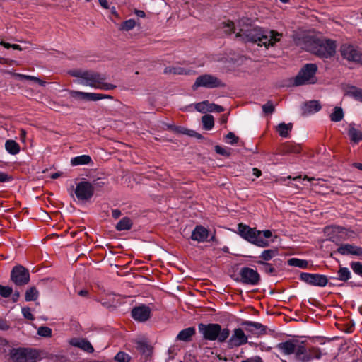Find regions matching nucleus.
Returning a JSON list of instances; mask_svg holds the SVG:
<instances>
[{
	"label": "nucleus",
	"mask_w": 362,
	"mask_h": 362,
	"mask_svg": "<svg viewBox=\"0 0 362 362\" xmlns=\"http://www.w3.org/2000/svg\"><path fill=\"white\" fill-rule=\"evenodd\" d=\"M238 32L235 37L240 39L244 43H257L262 42L264 38H267V30L255 26L252 24L251 19L248 18H241L237 21Z\"/></svg>",
	"instance_id": "1"
},
{
	"label": "nucleus",
	"mask_w": 362,
	"mask_h": 362,
	"mask_svg": "<svg viewBox=\"0 0 362 362\" xmlns=\"http://www.w3.org/2000/svg\"><path fill=\"white\" fill-rule=\"evenodd\" d=\"M78 78L77 83L83 86H90L95 89L112 90L115 85L105 82V77L94 71H78L74 74Z\"/></svg>",
	"instance_id": "2"
},
{
	"label": "nucleus",
	"mask_w": 362,
	"mask_h": 362,
	"mask_svg": "<svg viewBox=\"0 0 362 362\" xmlns=\"http://www.w3.org/2000/svg\"><path fill=\"white\" fill-rule=\"evenodd\" d=\"M198 330L204 339L217 340L220 343L224 342L230 336V330L228 328L222 329L217 323H200L198 325Z\"/></svg>",
	"instance_id": "3"
},
{
	"label": "nucleus",
	"mask_w": 362,
	"mask_h": 362,
	"mask_svg": "<svg viewBox=\"0 0 362 362\" xmlns=\"http://www.w3.org/2000/svg\"><path fill=\"white\" fill-rule=\"evenodd\" d=\"M276 349L283 355L293 354L296 360L305 358V345L304 342L298 340H288L276 345Z\"/></svg>",
	"instance_id": "4"
},
{
	"label": "nucleus",
	"mask_w": 362,
	"mask_h": 362,
	"mask_svg": "<svg viewBox=\"0 0 362 362\" xmlns=\"http://www.w3.org/2000/svg\"><path fill=\"white\" fill-rule=\"evenodd\" d=\"M239 235L247 241L260 247L269 246V242L263 239L260 230H256L250 227L240 223L238 227Z\"/></svg>",
	"instance_id": "5"
},
{
	"label": "nucleus",
	"mask_w": 362,
	"mask_h": 362,
	"mask_svg": "<svg viewBox=\"0 0 362 362\" xmlns=\"http://www.w3.org/2000/svg\"><path fill=\"white\" fill-rule=\"evenodd\" d=\"M317 71V66L316 64H306L294 78L293 84L295 86H302L316 83L317 81L316 77Z\"/></svg>",
	"instance_id": "6"
},
{
	"label": "nucleus",
	"mask_w": 362,
	"mask_h": 362,
	"mask_svg": "<svg viewBox=\"0 0 362 362\" xmlns=\"http://www.w3.org/2000/svg\"><path fill=\"white\" fill-rule=\"evenodd\" d=\"M10 356L13 362H37L40 360L38 351L26 348L12 349Z\"/></svg>",
	"instance_id": "7"
},
{
	"label": "nucleus",
	"mask_w": 362,
	"mask_h": 362,
	"mask_svg": "<svg viewBox=\"0 0 362 362\" xmlns=\"http://www.w3.org/2000/svg\"><path fill=\"white\" fill-rule=\"evenodd\" d=\"M224 83L217 77L211 74H204L199 76L192 86L193 90H196L199 87L206 88H215L223 87Z\"/></svg>",
	"instance_id": "8"
},
{
	"label": "nucleus",
	"mask_w": 362,
	"mask_h": 362,
	"mask_svg": "<svg viewBox=\"0 0 362 362\" xmlns=\"http://www.w3.org/2000/svg\"><path fill=\"white\" fill-rule=\"evenodd\" d=\"M74 193L79 201L86 202L93 197L94 187L90 182L83 180L76 184Z\"/></svg>",
	"instance_id": "9"
},
{
	"label": "nucleus",
	"mask_w": 362,
	"mask_h": 362,
	"mask_svg": "<svg viewBox=\"0 0 362 362\" xmlns=\"http://www.w3.org/2000/svg\"><path fill=\"white\" fill-rule=\"evenodd\" d=\"M240 282L251 286L257 285L260 280V276L258 272L250 267H243L239 272Z\"/></svg>",
	"instance_id": "10"
},
{
	"label": "nucleus",
	"mask_w": 362,
	"mask_h": 362,
	"mask_svg": "<svg viewBox=\"0 0 362 362\" xmlns=\"http://www.w3.org/2000/svg\"><path fill=\"white\" fill-rule=\"evenodd\" d=\"M11 280L18 286L26 284L30 281L28 271L23 266L18 265L13 268L11 274Z\"/></svg>",
	"instance_id": "11"
},
{
	"label": "nucleus",
	"mask_w": 362,
	"mask_h": 362,
	"mask_svg": "<svg viewBox=\"0 0 362 362\" xmlns=\"http://www.w3.org/2000/svg\"><path fill=\"white\" fill-rule=\"evenodd\" d=\"M300 279L314 286L324 287L328 283V279L325 275L319 274L301 273Z\"/></svg>",
	"instance_id": "12"
},
{
	"label": "nucleus",
	"mask_w": 362,
	"mask_h": 362,
	"mask_svg": "<svg viewBox=\"0 0 362 362\" xmlns=\"http://www.w3.org/2000/svg\"><path fill=\"white\" fill-rule=\"evenodd\" d=\"M248 341L247 336L241 328H236L233 330L228 341V345L230 348L240 346L245 344Z\"/></svg>",
	"instance_id": "13"
},
{
	"label": "nucleus",
	"mask_w": 362,
	"mask_h": 362,
	"mask_svg": "<svg viewBox=\"0 0 362 362\" xmlns=\"http://www.w3.org/2000/svg\"><path fill=\"white\" fill-rule=\"evenodd\" d=\"M305 50L321 59L330 58L336 52L335 47H305Z\"/></svg>",
	"instance_id": "14"
},
{
	"label": "nucleus",
	"mask_w": 362,
	"mask_h": 362,
	"mask_svg": "<svg viewBox=\"0 0 362 362\" xmlns=\"http://www.w3.org/2000/svg\"><path fill=\"white\" fill-rule=\"evenodd\" d=\"M151 314V309L146 305H141L134 308L132 310V317L138 322H144L147 321Z\"/></svg>",
	"instance_id": "15"
},
{
	"label": "nucleus",
	"mask_w": 362,
	"mask_h": 362,
	"mask_svg": "<svg viewBox=\"0 0 362 362\" xmlns=\"http://www.w3.org/2000/svg\"><path fill=\"white\" fill-rule=\"evenodd\" d=\"M341 53L349 61L362 62V54L354 47H341Z\"/></svg>",
	"instance_id": "16"
},
{
	"label": "nucleus",
	"mask_w": 362,
	"mask_h": 362,
	"mask_svg": "<svg viewBox=\"0 0 362 362\" xmlns=\"http://www.w3.org/2000/svg\"><path fill=\"white\" fill-rule=\"evenodd\" d=\"M69 344L72 346L79 348L80 349L89 354H91L94 351L93 346L86 339L74 337L69 340Z\"/></svg>",
	"instance_id": "17"
},
{
	"label": "nucleus",
	"mask_w": 362,
	"mask_h": 362,
	"mask_svg": "<svg viewBox=\"0 0 362 362\" xmlns=\"http://www.w3.org/2000/svg\"><path fill=\"white\" fill-rule=\"evenodd\" d=\"M337 252L342 255L362 256V248L361 247L351 245L342 244L337 248Z\"/></svg>",
	"instance_id": "18"
},
{
	"label": "nucleus",
	"mask_w": 362,
	"mask_h": 362,
	"mask_svg": "<svg viewBox=\"0 0 362 362\" xmlns=\"http://www.w3.org/2000/svg\"><path fill=\"white\" fill-rule=\"evenodd\" d=\"M209 237V230L202 226H197L193 230L191 238L198 243H203Z\"/></svg>",
	"instance_id": "19"
},
{
	"label": "nucleus",
	"mask_w": 362,
	"mask_h": 362,
	"mask_svg": "<svg viewBox=\"0 0 362 362\" xmlns=\"http://www.w3.org/2000/svg\"><path fill=\"white\" fill-rule=\"evenodd\" d=\"M70 95L75 98H78L83 100L88 101H97L100 100L98 93H85L78 90H71L70 92Z\"/></svg>",
	"instance_id": "20"
},
{
	"label": "nucleus",
	"mask_w": 362,
	"mask_h": 362,
	"mask_svg": "<svg viewBox=\"0 0 362 362\" xmlns=\"http://www.w3.org/2000/svg\"><path fill=\"white\" fill-rule=\"evenodd\" d=\"M267 38H264L263 45H274L275 43L280 42L282 34L274 30H267Z\"/></svg>",
	"instance_id": "21"
},
{
	"label": "nucleus",
	"mask_w": 362,
	"mask_h": 362,
	"mask_svg": "<svg viewBox=\"0 0 362 362\" xmlns=\"http://www.w3.org/2000/svg\"><path fill=\"white\" fill-rule=\"evenodd\" d=\"M321 109V105L317 100H310L304 104L302 110L305 115H310L318 112Z\"/></svg>",
	"instance_id": "22"
},
{
	"label": "nucleus",
	"mask_w": 362,
	"mask_h": 362,
	"mask_svg": "<svg viewBox=\"0 0 362 362\" xmlns=\"http://www.w3.org/2000/svg\"><path fill=\"white\" fill-rule=\"evenodd\" d=\"M196 329L194 327H190L181 330L176 337V339L182 341H189L192 337L195 334Z\"/></svg>",
	"instance_id": "23"
},
{
	"label": "nucleus",
	"mask_w": 362,
	"mask_h": 362,
	"mask_svg": "<svg viewBox=\"0 0 362 362\" xmlns=\"http://www.w3.org/2000/svg\"><path fill=\"white\" fill-rule=\"evenodd\" d=\"M243 325L247 326V330L252 332L253 334H260L265 332V327L261 323L255 322H245Z\"/></svg>",
	"instance_id": "24"
},
{
	"label": "nucleus",
	"mask_w": 362,
	"mask_h": 362,
	"mask_svg": "<svg viewBox=\"0 0 362 362\" xmlns=\"http://www.w3.org/2000/svg\"><path fill=\"white\" fill-rule=\"evenodd\" d=\"M348 135L351 141L354 144H358L362 141V132L354 127V124H349Z\"/></svg>",
	"instance_id": "25"
},
{
	"label": "nucleus",
	"mask_w": 362,
	"mask_h": 362,
	"mask_svg": "<svg viewBox=\"0 0 362 362\" xmlns=\"http://www.w3.org/2000/svg\"><path fill=\"white\" fill-rule=\"evenodd\" d=\"M70 163L72 166L90 165L93 163L92 159L88 155H81L71 158Z\"/></svg>",
	"instance_id": "26"
},
{
	"label": "nucleus",
	"mask_w": 362,
	"mask_h": 362,
	"mask_svg": "<svg viewBox=\"0 0 362 362\" xmlns=\"http://www.w3.org/2000/svg\"><path fill=\"white\" fill-rule=\"evenodd\" d=\"M305 359H300V361L301 362H308L313 359H320L322 354L321 351L318 348H313L309 350L307 349L305 347Z\"/></svg>",
	"instance_id": "27"
},
{
	"label": "nucleus",
	"mask_w": 362,
	"mask_h": 362,
	"mask_svg": "<svg viewBox=\"0 0 362 362\" xmlns=\"http://www.w3.org/2000/svg\"><path fill=\"white\" fill-rule=\"evenodd\" d=\"M5 149L11 155H16L20 152V146L14 140L9 139L5 142Z\"/></svg>",
	"instance_id": "28"
},
{
	"label": "nucleus",
	"mask_w": 362,
	"mask_h": 362,
	"mask_svg": "<svg viewBox=\"0 0 362 362\" xmlns=\"http://www.w3.org/2000/svg\"><path fill=\"white\" fill-rule=\"evenodd\" d=\"M305 43L307 44V45H323L314 31H309L306 33L305 36Z\"/></svg>",
	"instance_id": "29"
},
{
	"label": "nucleus",
	"mask_w": 362,
	"mask_h": 362,
	"mask_svg": "<svg viewBox=\"0 0 362 362\" xmlns=\"http://www.w3.org/2000/svg\"><path fill=\"white\" fill-rule=\"evenodd\" d=\"M293 125L291 123H281L277 127V131L281 137L286 138L288 136L289 132L291 131Z\"/></svg>",
	"instance_id": "30"
},
{
	"label": "nucleus",
	"mask_w": 362,
	"mask_h": 362,
	"mask_svg": "<svg viewBox=\"0 0 362 362\" xmlns=\"http://www.w3.org/2000/svg\"><path fill=\"white\" fill-rule=\"evenodd\" d=\"M351 279V272L347 267H340L337 272L336 279L346 281Z\"/></svg>",
	"instance_id": "31"
},
{
	"label": "nucleus",
	"mask_w": 362,
	"mask_h": 362,
	"mask_svg": "<svg viewBox=\"0 0 362 362\" xmlns=\"http://www.w3.org/2000/svg\"><path fill=\"white\" fill-rule=\"evenodd\" d=\"M132 222L130 218L125 217L121 219L116 225L117 230H125L131 228Z\"/></svg>",
	"instance_id": "32"
},
{
	"label": "nucleus",
	"mask_w": 362,
	"mask_h": 362,
	"mask_svg": "<svg viewBox=\"0 0 362 362\" xmlns=\"http://www.w3.org/2000/svg\"><path fill=\"white\" fill-rule=\"evenodd\" d=\"M136 349L139 350L141 353L146 356L150 355L151 352V347L144 341H136Z\"/></svg>",
	"instance_id": "33"
},
{
	"label": "nucleus",
	"mask_w": 362,
	"mask_h": 362,
	"mask_svg": "<svg viewBox=\"0 0 362 362\" xmlns=\"http://www.w3.org/2000/svg\"><path fill=\"white\" fill-rule=\"evenodd\" d=\"M288 264L290 266L305 269L308 267V262L304 259L298 258H291L288 260Z\"/></svg>",
	"instance_id": "34"
},
{
	"label": "nucleus",
	"mask_w": 362,
	"mask_h": 362,
	"mask_svg": "<svg viewBox=\"0 0 362 362\" xmlns=\"http://www.w3.org/2000/svg\"><path fill=\"white\" fill-rule=\"evenodd\" d=\"M203 127L206 130H210L214 125V117L211 115H205L202 118Z\"/></svg>",
	"instance_id": "35"
},
{
	"label": "nucleus",
	"mask_w": 362,
	"mask_h": 362,
	"mask_svg": "<svg viewBox=\"0 0 362 362\" xmlns=\"http://www.w3.org/2000/svg\"><path fill=\"white\" fill-rule=\"evenodd\" d=\"M39 292L35 287H31L25 292V299L26 301H33L37 299Z\"/></svg>",
	"instance_id": "36"
},
{
	"label": "nucleus",
	"mask_w": 362,
	"mask_h": 362,
	"mask_svg": "<svg viewBox=\"0 0 362 362\" xmlns=\"http://www.w3.org/2000/svg\"><path fill=\"white\" fill-rule=\"evenodd\" d=\"M278 255V250L275 249H269L264 250L259 257L262 258L264 261H269L273 257H276Z\"/></svg>",
	"instance_id": "37"
},
{
	"label": "nucleus",
	"mask_w": 362,
	"mask_h": 362,
	"mask_svg": "<svg viewBox=\"0 0 362 362\" xmlns=\"http://www.w3.org/2000/svg\"><path fill=\"white\" fill-rule=\"evenodd\" d=\"M344 117V112L341 107H335L333 112L330 115V119L332 122H339Z\"/></svg>",
	"instance_id": "38"
},
{
	"label": "nucleus",
	"mask_w": 362,
	"mask_h": 362,
	"mask_svg": "<svg viewBox=\"0 0 362 362\" xmlns=\"http://www.w3.org/2000/svg\"><path fill=\"white\" fill-rule=\"evenodd\" d=\"M168 71L173 74L178 75H189L194 73V71L190 69H186L180 66L170 68Z\"/></svg>",
	"instance_id": "39"
},
{
	"label": "nucleus",
	"mask_w": 362,
	"mask_h": 362,
	"mask_svg": "<svg viewBox=\"0 0 362 362\" xmlns=\"http://www.w3.org/2000/svg\"><path fill=\"white\" fill-rule=\"evenodd\" d=\"M348 93L354 99L362 102V89L356 87H352L348 91Z\"/></svg>",
	"instance_id": "40"
},
{
	"label": "nucleus",
	"mask_w": 362,
	"mask_h": 362,
	"mask_svg": "<svg viewBox=\"0 0 362 362\" xmlns=\"http://www.w3.org/2000/svg\"><path fill=\"white\" fill-rule=\"evenodd\" d=\"M209 103L208 100H204L198 103H196L194 105L195 109L197 111L202 112V113H206L209 112Z\"/></svg>",
	"instance_id": "41"
},
{
	"label": "nucleus",
	"mask_w": 362,
	"mask_h": 362,
	"mask_svg": "<svg viewBox=\"0 0 362 362\" xmlns=\"http://www.w3.org/2000/svg\"><path fill=\"white\" fill-rule=\"evenodd\" d=\"M136 25V21L134 19H129L120 25L119 29L124 31L132 30Z\"/></svg>",
	"instance_id": "42"
},
{
	"label": "nucleus",
	"mask_w": 362,
	"mask_h": 362,
	"mask_svg": "<svg viewBox=\"0 0 362 362\" xmlns=\"http://www.w3.org/2000/svg\"><path fill=\"white\" fill-rule=\"evenodd\" d=\"M257 264L261 265V270L266 274H272L274 272V268L271 264L264 262L263 261H257Z\"/></svg>",
	"instance_id": "43"
},
{
	"label": "nucleus",
	"mask_w": 362,
	"mask_h": 362,
	"mask_svg": "<svg viewBox=\"0 0 362 362\" xmlns=\"http://www.w3.org/2000/svg\"><path fill=\"white\" fill-rule=\"evenodd\" d=\"M37 334L43 337H50L52 336V329L45 326H41L37 329Z\"/></svg>",
	"instance_id": "44"
},
{
	"label": "nucleus",
	"mask_w": 362,
	"mask_h": 362,
	"mask_svg": "<svg viewBox=\"0 0 362 362\" xmlns=\"http://www.w3.org/2000/svg\"><path fill=\"white\" fill-rule=\"evenodd\" d=\"M223 28L225 29V32L231 34L234 33L235 30V24L232 21L228 20L226 21L223 22Z\"/></svg>",
	"instance_id": "45"
},
{
	"label": "nucleus",
	"mask_w": 362,
	"mask_h": 362,
	"mask_svg": "<svg viewBox=\"0 0 362 362\" xmlns=\"http://www.w3.org/2000/svg\"><path fill=\"white\" fill-rule=\"evenodd\" d=\"M351 268L353 272L360 276H362V263L359 262H354L351 263Z\"/></svg>",
	"instance_id": "46"
},
{
	"label": "nucleus",
	"mask_w": 362,
	"mask_h": 362,
	"mask_svg": "<svg viewBox=\"0 0 362 362\" xmlns=\"http://www.w3.org/2000/svg\"><path fill=\"white\" fill-rule=\"evenodd\" d=\"M115 359L118 362H129L130 356L127 354L120 351L116 354Z\"/></svg>",
	"instance_id": "47"
},
{
	"label": "nucleus",
	"mask_w": 362,
	"mask_h": 362,
	"mask_svg": "<svg viewBox=\"0 0 362 362\" xmlns=\"http://www.w3.org/2000/svg\"><path fill=\"white\" fill-rule=\"evenodd\" d=\"M12 293V288L9 286H4L0 285V295L2 297L8 298Z\"/></svg>",
	"instance_id": "48"
},
{
	"label": "nucleus",
	"mask_w": 362,
	"mask_h": 362,
	"mask_svg": "<svg viewBox=\"0 0 362 362\" xmlns=\"http://www.w3.org/2000/svg\"><path fill=\"white\" fill-rule=\"evenodd\" d=\"M262 110L265 114H272L274 110V106L272 102L269 101L262 105Z\"/></svg>",
	"instance_id": "49"
},
{
	"label": "nucleus",
	"mask_w": 362,
	"mask_h": 362,
	"mask_svg": "<svg viewBox=\"0 0 362 362\" xmlns=\"http://www.w3.org/2000/svg\"><path fill=\"white\" fill-rule=\"evenodd\" d=\"M18 76L21 79H29V80L35 81L37 83H38L39 84H40L41 86H45V82H43L42 81H41L40 79H39L38 78H36L35 76L23 75V74H18Z\"/></svg>",
	"instance_id": "50"
},
{
	"label": "nucleus",
	"mask_w": 362,
	"mask_h": 362,
	"mask_svg": "<svg viewBox=\"0 0 362 362\" xmlns=\"http://www.w3.org/2000/svg\"><path fill=\"white\" fill-rule=\"evenodd\" d=\"M21 312L25 318L30 320H34V317L31 313L30 308H28V307L22 308Z\"/></svg>",
	"instance_id": "51"
},
{
	"label": "nucleus",
	"mask_w": 362,
	"mask_h": 362,
	"mask_svg": "<svg viewBox=\"0 0 362 362\" xmlns=\"http://www.w3.org/2000/svg\"><path fill=\"white\" fill-rule=\"evenodd\" d=\"M226 142L230 144H235L238 141V138L233 132H229L226 136Z\"/></svg>",
	"instance_id": "52"
},
{
	"label": "nucleus",
	"mask_w": 362,
	"mask_h": 362,
	"mask_svg": "<svg viewBox=\"0 0 362 362\" xmlns=\"http://www.w3.org/2000/svg\"><path fill=\"white\" fill-rule=\"evenodd\" d=\"M224 110L223 107L221 105L210 103L209 112H222Z\"/></svg>",
	"instance_id": "53"
},
{
	"label": "nucleus",
	"mask_w": 362,
	"mask_h": 362,
	"mask_svg": "<svg viewBox=\"0 0 362 362\" xmlns=\"http://www.w3.org/2000/svg\"><path fill=\"white\" fill-rule=\"evenodd\" d=\"M216 152L220 155L222 156H229V153L228 150H226L225 148H223L220 146H216L215 147Z\"/></svg>",
	"instance_id": "54"
},
{
	"label": "nucleus",
	"mask_w": 362,
	"mask_h": 362,
	"mask_svg": "<svg viewBox=\"0 0 362 362\" xmlns=\"http://www.w3.org/2000/svg\"><path fill=\"white\" fill-rule=\"evenodd\" d=\"M10 178L6 173L0 171V182H8Z\"/></svg>",
	"instance_id": "55"
},
{
	"label": "nucleus",
	"mask_w": 362,
	"mask_h": 362,
	"mask_svg": "<svg viewBox=\"0 0 362 362\" xmlns=\"http://www.w3.org/2000/svg\"><path fill=\"white\" fill-rule=\"evenodd\" d=\"M262 233V237L263 239L266 240V238H269L272 237V232L269 230H266L261 231Z\"/></svg>",
	"instance_id": "56"
},
{
	"label": "nucleus",
	"mask_w": 362,
	"mask_h": 362,
	"mask_svg": "<svg viewBox=\"0 0 362 362\" xmlns=\"http://www.w3.org/2000/svg\"><path fill=\"white\" fill-rule=\"evenodd\" d=\"M8 325L6 322L1 318H0V330H7L8 329Z\"/></svg>",
	"instance_id": "57"
},
{
	"label": "nucleus",
	"mask_w": 362,
	"mask_h": 362,
	"mask_svg": "<svg viewBox=\"0 0 362 362\" xmlns=\"http://www.w3.org/2000/svg\"><path fill=\"white\" fill-rule=\"evenodd\" d=\"M177 130L180 132V133H182V134H188V135H192V133H194L193 131H190V130H187L185 128H182V127H178L177 128Z\"/></svg>",
	"instance_id": "58"
},
{
	"label": "nucleus",
	"mask_w": 362,
	"mask_h": 362,
	"mask_svg": "<svg viewBox=\"0 0 362 362\" xmlns=\"http://www.w3.org/2000/svg\"><path fill=\"white\" fill-rule=\"evenodd\" d=\"M100 5L104 8H108V2L107 0H98Z\"/></svg>",
	"instance_id": "59"
},
{
	"label": "nucleus",
	"mask_w": 362,
	"mask_h": 362,
	"mask_svg": "<svg viewBox=\"0 0 362 362\" xmlns=\"http://www.w3.org/2000/svg\"><path fill=\"white\" fill-rule=\"evenodd\" d=\"M121 215V212L118 209H114L112 210V216L115 218H118Z\"/></svg>",
	"instance_id": "60"
},
{
	"label": "nucleus",
	"mask_w": 362,
	"mask_h": 362,
	"mask_svg": "<svg viewBox=\"0 0 362 362\" xmlns=\"http://www.w3.org/2000/svg\"><path fill=\"white\" fill-rule=\"evenodd\" d=\"M252 172H253V175L256 177H259L261 175H262V173L259 170H258L257 168H254L252 169Z\"/></svg>",
	"instance_id": "61"
},
{
	"label": "nucleus",
	"mask_w": 362,
	"mask_h": 362,
	"mask_svg": "<svg viewBox=\"0 0 362 362\" xmlns=\"http://www.w3.org/2000/svg\"><path fill=\"white\" fill-rule=\"evenodd\" d=\"M135 13L137 16L144 18L146 16L145 13L141 10H136Z\"/></svg>",
	"instance_id": "62"
},
{
	"label": "nucleus",
	"mask_w": 362,
	"mask_h": 362,
	"mask_svg": "<svg viewBox=\"0 0 362 362\" xmlns=\"http://www.w3.org/2000/svg\"><path fill=\"white\" fill-rule=\"evenodd\" d=\"M251 362H263L259 356H255L249 359Z\"/></svg>",
	"instance_id": "63"
},
{
	"label": "nucleus",
	"mask_w": 362,
	"mask_h": 362,
	"mask_svg": "<svg viewBox=\"0 0 362 362\" xmlns=\"http://www.w3.org/2000/svg\"><path fill=\"white\" fill-rule=\"evenodd\" d=\"M62 175V173H52L51 175H50V177L52 179H57L58 177H59L60 176Z\"/></svg>",
	"instance_id": "64"
}]
</instances>
